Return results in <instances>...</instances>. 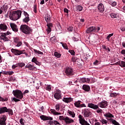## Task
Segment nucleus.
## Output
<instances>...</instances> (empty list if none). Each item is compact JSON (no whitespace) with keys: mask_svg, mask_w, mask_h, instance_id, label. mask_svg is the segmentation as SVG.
I'll list each match as a JSON object with an SVG mask.
<instances>
[{"mask_svg":"<svg viewBox=\"0 0 125 125\" xmlns=\"http://www.w3.org/2000/svg\"><path fill=\"white\" fill-rule=\"evenodd\" d=\"M17 67H18V63L13 65L12 68V69H16V68H17Z\"/></svg>","mask_w":125,"mask_h":125,"instance_id":"nucleus-56","label":"nucleus"},{"mask_svg":"<svg viewBox=\"0 0 125 125\" xmlns=\"http://www.w3.org/2000/svg\"><path fill=\"white\" fill-rule=\"evenodd\" d=\"M67 113H68V115H69L70 117H71V118H75V117H76V114L73 111L68 110Z\"/></svg>","mask_w":125,"mask_h":125,"instance_id":"nucleus-26","label":"nucleus"},{"mask_svg":"<svg viewBox=\"0 0 125 125\" xmlns=\"http://www.w3.org/2000/svg\"><path fill=\"white\" fill-rule=\"evenodd\" d=\"M40 118L42 121H52L53 118L50 116H46L45 115H41Z\"/></svg>","mask_w":125,"mask_h":125,"instance_id":"nucleus-15","label":"nucleus"},{"mask_svg":"<svg viewBox=\"0 0 125 125\" xmlns=\"http://www.w3.org/2000/svg\"><path fill=\"white\" fill-rule=\"evenodd\" d=\"M109 4L110 5L112 6H116V5H117V2L116 1L110 2H109Z\"/></svg>","mask_w":125,"mask_h":125,"instance_id":"nucleus-48","label":"nucleus"},{"mask_svg":"<svg viewBox=\"0 0 125 125\" xmlns=\"http://www.w3.org/2000/svg\"><path fill=\"white\" fill-rule=\"evenodd\" d=\"M53 124H54V125H60V123H59L57 121H53Z\"/></svg>","mask_w":125,"mask_h":125,"instance_id":"nucleus-62","label":"nucleus"},{"mask_svg":"<svg viewBox=\"0 0 125 125\" xmlns=\"http://www.w3.org/2000/svg\"><path fill=\"white\" fill-rule=\"evenodd\" d=\"M62 101H63V102H65V103H70V102H72V101H73V98L71 97L63 98L62 99Z\"/></svg>","mask_w":125,"mask_h":125,"instance_id":"nucleus-22","label":"nucleus"},{"mask_svg":"<svg viewBox=\"0 0 125 125\" xmlns=\"http://www.w3.org/2000/svg\"><path fill=\"white\" fill-rule=\"evenodd\" d=\"M33 11H34V12H35V13H37V6H36V5L34 6Z\"/></svg>","mask_w":125,"mask_h":125,"instance_id":"nucleus-58","label":"nucleus"},{"mask_svg":"<svg viewBox=\"0 0 125 125\" xmlns=\"http://www.w3.org/2000/svg\"><path fill=\"white\" fill-rule=\"evenodd\" d=\"M8 28L7 27V25L5 24V23H1L0 24V30L1 31H3L5 32V31H7Z\"/></svg>","mask_w":125,"mask_h":125,"instance_id":"nucleus-17","label":"nucleus"},{"mask_svg":"<svg viewBox=\"0 0 125 125\" xmlns=\"http://www.w3.org/2000/svg\"><path fill=\"white\" fill-rule=\"evenodd\" d=\"M74 105L77 108H83V107H86V105L84 104H82V101H77L74 103Z\"/></svg>","mask_w":125,"mask_h":125,"instance_id":"nucleus-9","label":"nucleus"},{"mask_svg":"<svg viewBox=\"0 0 125 125\" xmlns=\"http://www.w3.org/2000/svg\"><path fill=\"white\" fill-rule=\"evenodd\" d=\"M61 44H62V47L64 49H68V45L66 43L61 42Z\"/></svg>","mask_w":125,"mask_h":125,"instance_id":"nucleus-45","label":"nucleus"},{"mask_svg":"<svg viewBox=\"0 0 125 125\" xmlns=\"http://www.w3.org/2000/svg\"><path fill=\"white\" fill-rule=\"evenodd\" d=\"M87 34H95V26H90L86 30Z\"/></svg>","mask_w":125,"mask_h":125,"instance_id":"nucleus-13","label":"nucleus"},{"mask_svg":"<svg viewBox=\"0 0 125 125\" xmlns=\"http://www.w3.org/2000/svg\"><path fill=\"white\" fill-rule=\"evenodd\" d=\"M100 63V62L98 60H96L95 62H93V64L95 65V66H97V65Z\"/></svg>","mask_w":125,"mask_h":125,"instance_id":"nucleus-55","label":"nucleus"},{"mask_svg":"<svg viewBox=\"0 0 125 125\" xmlns=\"http://www.w3.org/2000/svg\"><path fill=\"white\" fill-rule=\"evenodd\" d=\"M2 10L6 12L7 11V9H8V5L7 4L5 3L2 7H1Z\"/></svg>","mask_w":125,"mask_h":125,"instance_id":"nucleus-30","label":"nucleus"},{"mask_svg":"<svg viewBox=\"0 0 125 125\" xmlns=\"http://www.w3.org/2000/svg\"><path fill=\"white\" fill-rule=\"evenodd\" d=\"M45 88L46 90H47L48 91H51V85L50 84L46 85L45 86Z\"/></svg>","mask_w":125,"mask_h":125,"instance_id":"nucleus-39","label":"nucleus"},{"mask_svg":"<svg viewBox=\"0 0 125 125\" xmlns=\"http://www.w3.org/2000/svg\"><path fill=\"white\" fill-rule=\"evenodd\" d=\"M61 95H62L61 91L57 89L56 90L55 94H54V98H55V99H57V100H59V99H61V98H62V96H61Z\"/></svg>","mask_w":125,"mask_h":125,"instance_id":"nucleus-8","label":"nucleus"},{"mask_svg":"<svg viewBox=\"0 0 125 125\" xmlns=\"http://www.w3.org/2000/svg\"><path fill=\"white\" fill-rule=\"evenodd\" d=\"M83 89L85 91H89L90 90V87L87 85H83Z\"/></svg>","mask_w":125,"mask_h":125,"instance_id":"nucleus-29","label":"nucleus"},{"mask_svg":"<svg viewBox=\"0 0 125 125\" xmlns=\"http://www.w3.org/2000/svg\"><path fill=\"white\" fill-rule=\"evenodd\" d=\"M121 53L123 55H125V50H122V51H121Z\"/></svg>","mask_w":125,"mask_h":125,"instance_id":"nucleus-64","label":"nucleus"},{"mask_svg":"<svg viewBox=\"0 0 125 125\" xmlns=\"http://www.w3.org/2000/svg\"><path fill=\"white\" fill-rule=\"evenodd\" d=\"M111 18H119V14L112 13L110 14Z\"/></svg>","mask_w":125,"mask_h":125,"instance_id":"nucleus-32","label":"nucleus"},{"mask_svg":"<svg viewBox=\"0 0 125 125\" xmlns=\"http://www.w3.org/2000/svg\"><path fill=\"white\" fill-rule=\"evenodd\" d=\"M104 116L106 118H114V115L112 114L111 113H110L109 112H106L104 114Z\"/></svg>","mask_w":125,"mask_h":125,"instance_id":"nucleus-27","label":"nucleus"},{"mask_svg":"<svg viewBox=\"0 0 125 125\" xmlns=\"http://www.w3.org/2000/svg\"><path fill=\"white\" fill-rule=\"evenodd\" d=\"M20 123L21 125H25V120L23 119V118H21L20 120Z\"/></svg>","mask_w":125,"mask_h":125,"instance_id":"nucleus-46","label":"nucleus"},{"mask_svg":"<svg viewBox=\"0 0 125 125\" xmlns=\"http://www.w3.org/2000/svg\"><path fill=\"white\" fill-rule=\"evenodd\" d=\"M21 31L25 35H29L33 32V29L29 26L23 24L21 26Z\"/></svg>","mask_w":125,"mask_h":125,"instance_id":"nucleus-3","label":"nucleus"},{"mask_svg":"<svg viewBox=\"0 0 125 125\" xmlns=\"http://www.w3.org/2000/svg\"><path fill=\"white\" fill-rule=\"evenodd\" d=\"M78 118L79 119V123L82 125H90V124L87 123V121H85L84 119V118H83V116L82 115H79L78 116Z\"/></svg>","mask_w":125,"mask_h":125,"instance_id":"nucleus-7","label":"nucleus"},{"mask_svg":"<svg viewBox=\"0 0 125 125\" xmlns=\"http://www.w3.org/2000/svg\"><path fill=\"white\" fill-rule=\"evenodd\" d=\"M77 11H82L83 7L82 5H77L76 7Z\"/></svg>","mask_w":125,"mask_h":125,"instance_id":"nucleus-36","label":"nucleus"},{"mask_svg":"<svg viewBox=\"0 0 125 125\" xmlns=\"http://www.w3.org/2000/svg\"><path fill=\"white\" fill-rule=\"evenodd\" d=\"M65 73L66 76H72L74 75L73 69L71 67H66L65 69Z\"/></svg>","mask_w":125,"mask_h":125,"instance_id":"nucleus-12","label":"nucleus"},{"mask_svg":"<svg viewBox=\"0 0 125 125\" xmlns=\"http://www.w3.org/2000/svg\"><path fill=\"white\" fill-rule=\"evenodd\" d=\"M11 51L13 53V54H14V55L16 56L21 55V54H25V53H26L25 50H20L14 48H12Z\"/></svg>","mask_w":125,"mask_h":125,"instance_id":"nucleus-6","label":"nucleus"},{"mask_svg":"<svg viewBox=\"0 0 125 125\" xmlns=\"http://www.w3.org/2000/svg\"><path fill=\"white\" fill-rule=\"evenodd\" d=\"M59 119L60 121H63L66 125H72L75 122L73 119L68 116H60Z\"/></svg>","mask_w":125,"mask_h":125,"instance_id":"nucleus-2","label":"nucleus"},{"mask_svg":"<svg viewBox=\"0 0 125 125\" xmlns=\"http://www.w3.org/2000/svg\"><path fill=\"white\" fill-rule=\"evenodd\" d=\"M12 101H14L15 102H19V101H20V100L16 98H13Z\"/></svg>","mask_w":125,"mask_h":125,"instance_id":"nucleus-52","label":"nucleus"},{"mask_svg":"<svg viewBox=\"0 0 125 125\" xmlns=\"http://www.w3.org/2000/svg\"><path fill=\"white\" fill-rule=\"evenodd\" d=\"M64 12H65V13H69V10H68V9L65 8L63 9Z\"/></svg>","mask_w":125,"mask_h":125,"instance_id":"nucleus-61","label":"nucleus"},{"mask_svg":"<svg viewBox=\"0 0 125 125\" xmlns=\"http://www.w3.org/2000/svg\"><path fill=\"white\" fill-rule=\"evenodd\" d=\"M7 107L4 106L0 108V114H4L7 113Z\"/></svg>","mask_w":125,"mask_h":125,"instance_id":"nucleus-24","label":"nucleus"},{"mask_svg":"<svg viewBox=\"0 0 125 125\" xmlns=\"http://www.w3.org/2000/svg\"><path fill=\"white\" fill-rule=\"evenodd\" d=\"M98 9L99 12L102 13L105 10V7H104V4L103 3H100L98 5Z\"/></svg>","mask_w":125,"mask_h":125,"instance_id":"nucleus-16","label":"nucleus"},{"mask_svg":"<svg viewBox=\"0 0 125 125\" xmlns=\"http://www.w3.org/2000/svg\"><path fill=\"white\" fill-rule=\"evenodd\" d=\"M2 100H3L2 101V102H5L8 100V98L5 97L2 98Z\"/></svg>","mask_w":125,"mask_h":125,"instance_id":"nucleus-54","label":"nucleus"},{"mask_svg":"<svg viewBox=\"0 0 125 125\" xmlns=\"http://www.w3.org/2000/svg\"><path fill=\"white\" fill-rule=\"evenodd\" d=\"M25 68H28L29 70H30V71L35 69V67L32 64H27L25 65Z\"/></svg>","mask_w":125,"mask_h":125,"instance_id":"nucleus-34","label":"nucleus"},{"mask_svg":"<svg viewBox=\"0 0 125 125\" xmlns=\"http://www.w3.org/2000/svg\"><path fill=\"white\" fill-rule=\"evenodd\" d=\"M7 113H8V114L10 115L11 116H12V115H13V111L10 108L7 109Z\"/></svg>","mask_w":125,"mask_h":125,"instance_id":"nucleus-40","label":"nucleus"},{"mask_svg":"<svg viewBox=\"0 0 125 125\" xmlns=\"http://www.w3.org/2000/svg\"><path fill=\"white\" fill-rule=\"evenodd\" d=\"M51 17H50V15L47 14L45 17V20L47 22V23H48L50 22V19Z\"/></svg>","mask_w":125,"mask_h":125,"instance_id":"nucleus-31","label":"nucleus"},{"mask_svg":"<svg viewBox=\"0 0 125 125\" xmlns=\"http://www.w3.org/2000/svg\"><path fill=\"white\" fill-rule=\"evenodd\" d=\"M101 123L102 124V125H109V123H108V121L104 119H102L100 120Z\"/></svg>","mask_w":125,"mask_h":125,"instance_id":"nucleus-35","label":"nucleus"},{"mask_svg":"<svg viewBox=\"0 0 125 125\" xmlns=\"http://www.w3.org/2000/svg\"><path fill=\"white\" fill-rule=\"evenodd\" d=\"M46 26H47V29H46L48 34H49L51 32V28L53 27V24L52 23H47Z\"/></svg>","mask_w":125,"mask_h":125,"instance_id":"nucleus-21","label":"nucleus"},{"mask_svg":"<svg viewBox=\"0 0 125 125\" xmlns=\"http://www.w3.org/2000/svg\"><path fill=\"white\" fill-rule=\"evenodd\" d=\"M81 83H89V82H90V79L88 78H81L80 79Z\"/></svg>","mask_w":125,"mask_h":125,"instance_id":"nucleus-25","label":"nucleus"},{"mask_svg":"<svg viewBox=\"0 0 125 125\" xmlns=\"http://www.w3.org/2000/svg\"><path fill=\"white\" fill-rule=\"evenodd\" d=\"M18 65L19 67H20L21 68H23V67H24V66H25V63L19 62V63H18Z\"/></svg>","mask_w":125,"mask_h":125,"instance_id":"nucleus-42","label":"nucleus"},{"mask_svg":"<svg viewBox=\"0 0 125 125\" xmlns=\"http://www.w3.org/2000/svg\"><path fill=\"white\" fill-rule=\"evenodd\" d=\"M68 52H69V53H70L71 55H75V51H74L73 50H69L68 51Z\"/></svg>","mask_w":125,"mask_h":125,"instance_id":"nucleus-51","label":"nucleus"},{"mask_svg":"<svg viewBox=\"0 0 125 125\" xmlns=\"http://www.w3.org/2000/svg\"><path fill=\"white\" fill-rule=\"evenodd\" d=\"M14 74V72L12 71H7V75H9V76H11V75H13Z\"/></svg>","mask_w":125,"mask_h":125,"instance_id":"nucleus-49","label":"nucleus"},{"mask_svg":"<svg viewBox=\"0 0 125 125\" xmlns=\"http://www.w3.org/2000/svg\"><path fill=\"white\" fill-rule=\"evenodd\" d=\"M21 15H22V11H13L9 14V18L12 21H16L21 18Z\"/></svg>","mask_w":125,"mask_h":125,"instance_id":"nucleus-1","label":"nucleus"},{"mask_svg":"<svg viewBox=\"0 0 125 125\" xmlns=\"http://www.w3.org/2000/svg\"><path fill=\"white\" fill-rule=\"evenodd\" d=\"M21 45H22V42H19L17 43V44L16 46H17L18 47H19V46H21Z\"/></svg>","mask_w":125,"mask_h":125,"instance_id":"nucleus-57","label":"nucleus"},{"mask_svg":"<svg viewBox=\"0 0 125 125\" xmlns=\"http://www.w3.org/2000/svg\"><path fill=\"white\" fill-rule=\"evenodd\" d=\"M113 36H114V33H112V34H109V35L106 37V40H107V41H108V42H110V38H111V37H113Z\"/></svg>","mask_w":125,"mask_h":125,"instance_id":"nucleus-44","label":"nucleus"},{"mask_svg":"<svg viewBox=\"0 0 125 125\" xmlns=\"http://www.w3.org/2000/svg\"><path fill=\"white\" fill-rule=\"evenodd\" d=\"M54 55L55 57L57 58H60L61 57V54L58 53V52H55Z\"/></svg>","mask_w":125,"mask_h":125,"instance_id":"nucleus-38","label":"nucleus"},{"mask_svg":"<svg viewBox=\"0 0 125 125\" xmlns=\"http://www.w3.org/2000/svg\"><path fill=\"white\" fill-rule=\"evenodd\" d=\"M76 60L77 59L75 58V57H73L71 60V62H76Z\"/></svg>","mask_w":125,"mask_h":125,"instance_id":"nucleus-59","label":"nucleus"},{"mask_svg":"<svg viewBox=\"0 0 125 125\" xmlns=\"http://www.w3.org/2000/svg\"><path fill=\"white\" fill-rule=\"evenodd\" d=\"M15 80V78L11 77L10 78V81L11 82H14Z\"/></svg>","mask_w":125,"mask_h":125,"instance_id":"nucleus-63","label":"nucleus"},{"mask_svg":"<svg viewBox=\"0 0 125 125\" xmlns=\"http://www.w3.org/2000/svg\"><path fill=\"white\" fill-rule=\"evenodd\" d=\"M6 115H2L0 117V125H6Z\"/></svg>","mask_w":125,"mask_h":125,"instance_id":"nucleus-10","label":"nucleus"},{"mask_svg":"<svg viewBox=\"0 0 125 125\" xmlns=\"http://www.w3.org/2000/svg\"><path fill=\"white\" fill-rule=\"evenodd\" d=\"M33 63H35L36 64V65H38V66H40L41 65V63L38 61V59L36 58V57H34L31 61Z\"/></svg>","mask_w":125,"mask_h":125,"instance_id":"nucleus-28","label":"nucleus"},{"mask_svg":"<svg viewBox=\"0 0 125 125\" xmlns=\"http://www.w3.org/2000/svg\"><path fill=\"white\" fill-rule=\"evenodd\" d=\"M33 50L34 52H36V53H38V54H41V55H42V54H43V53L42 52H41V51L36 49H34Z\"/></svg>","mask_w":125,"mask_h":125,"instance_id":"nucleus-43","label":"nucleus"},{"mask_svg":"<svg viewBox=\"0 0 125 125\" xmlns=\"http://www.w3.org/2000/svg\"><path fill=\"white\" fill-rule=\"evenodd\" d=\"M50 42H52V43L57 42V39H56V37L54 36V37L51 38Z\"/></svg>","mask_w":125,"mask_h":125,"instance_id":"nucleus-37","label":"nucleus"},{"mask_svg":"<svg viewBox=\"0 0 125 125\" xmlns=\"http://www.w3.org/2000/svg\"><path fill=\"white\" fill-rule=\"evenodd\" d=\"M0 39L2 42H8L9 41V37L7 36L5 33H2L0 36Z\"/></svg>","mask_w":125,"mask_h":125,"instance_id":"nucleus-11","label":"nucleus"},{"mask_svg":"<svg viewBox=\"0 0 125 125\" xmlns=\"http://www.w3.org/2000/svg\"><path fill=\"white\" fill-rule=\"evenodd\" d=\"M50 112L54 115V116H57L59 115H63L64 114V112H62V113L61 112H58L56 111L55 109H51Z\"/></svg>","mask_w":125,"mask_h":125,"instance_id":"nucleus-20","label":"nucleus"},{"mask_svg":"<svg viewBox=\"0 0 125 125\" xmlns=\"http://www.w3.org/2000/svg\"><path fill=\"white\" fill-rule=\"evenodd\" d=\"M120 30H121V31L122 32H125V26H121L120 27Z\"/></svg>","mask_w":125,"mask_h":125,"instance_id":"nucleus-60","label":"nucleus"},{"mask_svg":"<svg viewBox=\"0 0 125 125\" xmlns=\"http://www.w3.org/2000/svg\"><path fill=\"white\" fill-rule=\"evenodd\" d=\"M100 30V27H95V34H96V33H98L99 32V30Z\"/></svg>","mask_w":125,"mask_h":125,"instance_id":"nucleus-50","label":"nucleus"},{"mask_svg":"<svg viewBox=\"0 0 125 125\" xmlns=\"http://www.w3.org/2000/svg\"><path fill=\"white\" fill-rule=\"evenodd\" d=\"M110 97H116L118 96V94L116 93H112L110 94Z\"/></svg>","mask_w":125,"mask_h":125,"instance_id":"nucleus-47","label":"nucleus"},{"mask_svg":"<svg viewBox=\"0 0 125 125\" xmlns=\"http://www.w3.org/2000/svg\"><path fill=\"white\" fill-rule=\"evenodd\" d=\"M10 25L14 32H18V28L17 27V25L15 24L14 23H10Z\"/></svg>","mask_w":125,"mask_h":125,"instance_id":"nucleus-18","label":"nucleus"},{"mask_svg":"<svg viewBox=\"0 0 125 125\" xmlns=\"http://www.w3.org/2000/svg\"><path fill=\"white\" fill-rule=\"evenodd\" d=\"M90 116V111L88 109H84V117L88 118Z\"/></svg>","mask_w":125,"mask_h":125,"instance_id":"nucleus-23","label":"nucleus"},{"mask_svg":"<svg viewBox=\"0 0 125 125\" xmlns=\"http://www.w3.org/2000/svg\"><path fill=\"white\" fill-rule=\"evenodd\" d=\"M23 15L25 16V18L23 20V22L25 23H28L30 21V18L29 17V14L25 12V11H23Z\"/></svg>","mask_w":125,"mask_h":125,"instance_id":"nucleus-14","label":"nucleus"},{"mask_svg":"<svg viewBox=\"0 0 125 125\" xmlns=\"http://www.w3.org/2000/svg\"><path fill=\"white\" fill-rule=\"evenodd\" d=\"M99 105L101 108H105L108 106V102H107V101H103L99 104Z\"/></svg>","mask_w":125,"mask_h":125,"instance_id":"nucleus-19","label":"nucleus"},{"mask_svg":"<svg viewBox=\"0 0 125 125\" xmlns=\"http://www.w3.org/2000/svg\"><path fill=\"white\" fill-rule=\"evenodd\" d=\"M67 30L69 31V32H73L74 28H73L72 26H69L68 28H67Z\"/></svg>","mask_w":125,"mask_h":125,"instance_id":"nucleus-53","label":"nucleus"},{"mask_svg":"<svg viewBox=\"0 0 125 125\" xmlns=\"http://www.w3.org/2000/svg\"><path fill=\"white\" fill-rule=\"evenodd\" d=\"M13 94L18 99H22L23 98V93L20 90H15L13 91Z\"/></svg>","mask_w":125,"mask_h":125,"instance_id":"nucleus-5","label":"nucleus"},{"mask_svg":"<svg viewBox=\"0 0 125 125\" xmlns=\"http://www.w3.org/2000/svg\"><path fill=\"white\" fill-rule=\"evenodd\" d=\"M55 108L56 111H59L60 110V104H57L55 106Z\"/></svg>","mask_w":125,"mask_h":125,"instance_id":"nucleus-41","label":"nucleus"},{"mask_svg":"<svg viewBox=\"0 0 125 125\" xmlns=\"http://www.w3.org/2000/svg\"><path fill=\"white\" fill-rule=\"evenodd\" d=\"M117 64H118V65L120 66V67H125V61L118 62H117Z\"/></svg>","mask_w":125,"mask_h":125,"instance_id":"nucleus-33","label":"nucleus"},{"mask_svg":"<svg viewBox=\"0 0 125 125\" xmlns=\"http://www.w3.org/2000/svg\"><path fill=\"white\" fill-rule=\"evenodd\" d=\"M87 107L93 109L94 110H97V113H102V112H103L102 109L99 108V106L98 105L95 104H94L88 103Z\"/></svg>","mask_w":125,"mask_h":125,"instance_id":"nucleus-4","label":"nucleus"}]
</instances>
